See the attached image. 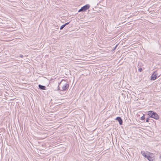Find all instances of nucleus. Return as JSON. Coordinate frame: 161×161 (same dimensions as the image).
I'll list each match as a JSON object with an SVG mask.
<instances>
[{
  "instance_id": "obj_1",
  "label": "nucleus",
  "mask_w": 161,
  "mask_h": 161,
  "mask_svg": "<svg viewBox=\"0 0 161 161\" xmlns=\"http://www.w3.org/2000/svg\"><path fill=\"white\" fill-rule=\"evenodd\" d=\"M69 84L65 80H62L58 84L57 90L65 91L68 89Z\"/></svg>"
},
{
  "instance_id": "obj_2",
  "label": "nucleus",
  "mask_w": 161,
  "mask_h": 161,
  "mask_svg": "<svg viewBox=\"0 0 161 161\" xmlns=\"http://www.w3.org/2000/svg\"><path fill=\"white\" fill-rule=\"evenodd\" d=\"M148 114L151 118H154L155 119H159V116L155 112L153 111H149L148 112Z\"/></svg>"
},
{
  "instance_id": "obj_3",
  "label": "nucleus",
  "mask_w": 161,
  "mask_h": 161,
  "mask_svg": "<svg viewBox=\"0 0 161 161\" xmlns=\"http://www.w3.org/2000/svg\"><path fill=\"white\" fill-rule=\"evenodd\" d=\"M148 154L147 155V158L149 161H153L154 160V155L153 153L148 152Z\"/></svg>"
},
{
  "instance_id": "obj_4",
  "label": "nucleus",
  "mask_w": 161,
  "mask_h": 161,
  "mask_svg": "<svg viewBox=\"0 0 161 161\" xmlns=\"http://www.w3.org/2000/svg\"><path fill=\"white\" fill-rule=\"evenodd\" d=\"M89 7V5L88 4H86L81 8L79 10L78 12H79L81 11H86V10L88 9Z\"/></svg>"
},
{
  "instance_id": "obj_5",
  "label": "nucleus",
  "mask_w": 161,
  "mask_h": 161,
  "mask_svg": "<svg viewBox=\"0 0 161 161\" xmlns=\"http://www.w3.org/2000/svg\"><path fill=\"white\" fill-rule=\"evenodd\" d=\"M156 72H155L153 73L151 77V80H154L157 77V75H156Z\"/></svg>"
},
{
  "instance_id": "obj_6",
  "label": "nucleus",
  "mask_w": 161,
  "mask_h": 161,
  "mask_svg": "<svg viewBox=\"0 0 161 161\" xmlns=\"http://www.w3.org/2000/svg\"><path fill=\"white\" fill-rule=\"evenodd\" d=\"M116 119L119 122V124L120 125L122 124L123 121L120 117H118L116 118Z\"/></svg>"
},
{
  "instance_id": "obj_7",
  "label": "nucleus",
  "mask_w": 161,
  "mask_h": 161,
  "mask_svg": "<svg viewBox=\"0 0 161 161\" xmlns=\"http://www.w3.org/2000/svg\"><path fill=\"white\" fill-rule=\"evenodd\" d=\"M148 152H147V153H146L144 151H142L141 153L143 156L146 158L147 156V154H148Z\"/></svg>"
},
{
  "instance_id": "obj_8",
  "label": "nucleus",
  "mask_w": 161,
  "mask_h": 161,
  "mask_svg": "<svg viewBox=\"0 0 161 161\" xmlns=\"http://www.w3.org/2000/svg\"><path fill=\"white\" fill-rule=\"evenodd\" d=\"M38 87L41 90H46V87L44 86H42L41 85H39Z\"/></svg>"
},
{
  "instance_id": "obj_9",
  "label": "nucleus",
  "mask_w": 161,
  "mask_h": 161,
  "mask_svg": "<svg viewBox=\"0 0 161 161\" xmlns=\"http://www.w3.org/2000/svg\"><path fill=\"white\" fill-rule=\"evenodd\" d=\"M65 26L64 25H62L60 27V29L61 30H62Z\"/></svg>"
},
{
  "instance_id": "obj_10",
  "label": "nucleus",
  "mask_w": 161,
  "mask_h": 161,
  "mask_svg": "<svg viewBox=\"0 0 161 161\" xmlns=\"http://www.w3.org/2000/svg\"><path fill=\"white\" fill-rule=\"evenodd\" d=\"M138 70L139 72H141L142 70V68H140L138 69Z\"/></svg>"
},
{
  "instance_id": "obj_11",
  "label": "nucleus",
  "mask_w": 161,
  "mask_h": 161,
  "mask_svg": "<svg viewBox=\"0 0 161 161\" xmlns=\"http://www.w3.org/2000/svg\"><path fill=\"white\" fill-rule=\"evenodd\" d=\"M69 23V22L66 23L64 24V25L65 26L66 25H68Z\"/></svg>"
},
{
  "instance_id": "obj_12",
  "label": "nucleus",
  "mask_w": 161,
  "mask_h": 161,
  "mask_svg": "<svg viewBox=\"0 0 161 161\" xmlns=\"http://www.w3.org/2000/svg\"><path fill=\"white\" fill-rule=\"evenodd\" d=\"M149 119L148 118H147L146 119V122H147L149 121Z\"/></svg>"
},
{
  "instance_id": "obj_13",
  "label": "nucleus",
  "mask_w": 161,
  "mask_h": 161,
  "mask_svg": "<svg viewBox=\"0 0 161 161\" xmlns=\"http://www.w3.org/2000/svg\"><path fill=\"white\" fill-rule=\"evenodd\" d=\"M144 119V116H142L141 117V119Z\"/></svg>"
},
{
  "instance_id": "obj_14",
  "label": "nucleus",
  "mask_w": 161,
  "mask_h": 161,
  "mask_svg": "<svg viewBox=\"0 0 161 161\" xmlns=\"http://www.w3.org/2000/svg\"><path fill=\"white\" fill-rule=\"evenodd\" d=\"M23 57H24V56L23 55H20V57L21 58H23Z\"/></svg>"
},
{
  "instance_id": "obj_15",
  "label": "nucleus",
  "mask_w": 161,
  "mask_h": 161,
  "mask_svg": "<svg viewBox=\"0 0 161 161\" xmlns=\"http://www.w3.org/2000/svg\"><path fill=\"white\" fill-rule=\"evenodd\" d=\"M117 45L114 48V49H115L116 48V47H117Z\"/></svg>"
}]
</instances>
